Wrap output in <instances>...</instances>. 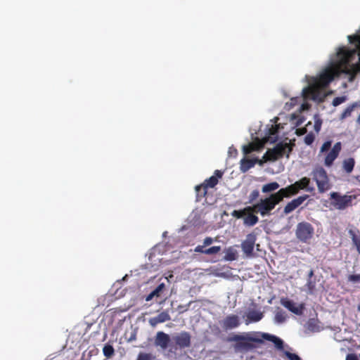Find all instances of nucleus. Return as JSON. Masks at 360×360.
<instances>
[{
	"instance_id": "ea45409f",
	"label": "nucleus",
	"mask_w": 360,
	"mask_h": 360,
	"mask_svg": "<svg viewBox=\"0 0 360 360\" xmlns=\"http://www.w3.org/2000/svg\"><path fill=\"white\" fill-rule=\"evenodd\" d=\"M259 196V192L258 190H253L249 195V202H252L257 200Z\"/></svg>"
},
{
	"instance_id": "79ce46f5",
	"label": "nucleus",
	"mask_w": 360,
	"mask_h": 360,
	"mask_svg": "<svg viewBox=\"0 0 360 360\" xmlns=\"http://www.w3.org/2000/svg\"><path fill=\"white\" fill-rule=\"evenodd\" d=\"M331 144H332V142L330 141H327L324 142L321 148V152L323 153V152L328 151L330 149V148L331 147Z\"/></svg>"
},
{
	"instance_id": "c756f323",
	"label": "nucleus",
	"mask_w": 360,
	"mask_h": 360,
	"mask_svg": "<svg viewBox=\"0 0 360 360\" xmlns=\"http://www.w3.org/2000/svg\"><path fill=\"white\" fill-rule=\"evenodd\" d=\"M250 207H251V206L246 207L244 209L240 210H233L232 212V216L237 219H240L245 216L247 213L252 212V210L249 209Z\"/></svg>"
},
{
	"instance_id": "f3484780",
	"label": "nucleus",
	"mask_w": 360,
	"mask_h": 360,
	"mask_svg": "<svg viewBox=\"0 0 360 360\" xmlns=\"http://www.w3.org/2000/svg\"><path fill=\"white\" fill-rule=\"evenodd\" d=\"M310 179L308 177H302L299 181H295L293 184L295 186L296 190L299 193L300 190H306L307 191H312L314 188H309Z\"/></svg>"
},
{
	"instance_id": "423d86ee",
	"label": "nucleus",
	"mask_w": 360,
	"mask_h": 360,
	"mask_svg": "<svg viewBox=\"0 0 360 360\" xmlns=\"http://www.w3.org/2000/svg\"><path fill=\"white\" fill-rule=\"evenodd\" d=\"M281 304L290 311L298 316L302 315L305 309V304L304 303L297 304L292 300L287 297L281 298Z\"/></svg>"
},
{
	"instance_id": "aec40b11",
	"label": "nucleus",
	"mask_w": 360,
	"mask_h": 360,
	"mask_svg": "<svg viewBox=\"0 0 360 360\" xmlns=\"http://www.w3.org/2000/svg\"><path fill=\"white\" fill-rule=\"evenodd\" d=\"M253 213H255V212H250L247 213V214L245 215V217H244V219H243V223L245 225L248 226H252L258 222L259 218L256 215H255Z\"/></svg>"
},
{
	"instance_id": "09e8293b",
	"label": "nucleus",
	"mask_w": 360,
	"mask_h": 360,
	"mask_svg": "<svg viewBox=\"0 0 360 360\" xmlns=\"http://www.w3.org/2000/svg\"><path fill=\"white\" fill-rule=\"evenodd\" d=\"M346 360H359L358 357L353 354H348L346 357Z\"/></svg>"
},
{
	"instance_id": "603ef678",
	"label": "nucleus",
	"mask_w": 360,
	"mask_h": 360,
	"mask_svg": "<svg viewBox=\"0 0 360 360\" xmlns=\"http://www.w3.org/2000/svg\"><path fill=\"white\" fill-rule=\"evenodd\" d=\"M314 274V271L312 270L310 271L309 276L311 277Z\"/></svg>"
},
{
	"instance_id": "2f4dec72",
	"label": "nucleus",
	"mask_w": 360,
	"mask_h": 360,
	"mask_svg": "<svg viewBox=\"0 0 360 360\" xmlns=\"http://www.w3.org/2000/svg\"><path fill=\"white\" fill-rule=\"evenodd\" d=\"M103 352L106 358H111L115 354V349L111 345L106 344L103 348Z\"/></svg>"
},
{
	"instance_id": "6e6552de",
	"label": "nucleus",
	"mask_w": 360,
	"mask_h": 360,
	"mask_svg": "<svg viewBox=\"0 0 360 360\" xmlns=\"http://www.w3.org/2000/svg\"><path fill=\"white\" fill-rule=\"evenodd\" d=\"M308 198V195H303L292 200L290 202H288L287 205L284 207L283 214L287 215L291 213L299 206H300Z\"/></svg>"
},
{
	"instance_id": "c85d7f7f",
	"label": "nucleus",
	"mask_w": 360,
	"mask_h": 360,
	"mask_svg": "<svg viewBox=\"0 0 360 360\" xmlns=\"http://www.w3.org/2000/svg\"><path fill=\"white\" fill-rule=\"evenodd\" d=\"M264 161H275L277 159L280 158L276 153L275 148L269 149L266 153L263 156Z\"/></svg>"
},
{
	"instance_id": "412c9836",
	"label": "nucleus",
	"mask_w": 360,
	"mask_h": 360,
	"mask_svg": "<svg viewBox=\"0 0 360 360\" xmlns=\"http://www.w3.org/2000/svg\"><path fill=\"white\" fill-rule=\"evenodd\" d=\"M225 255L224 257V260L225 261H234L238 258V252L237 250L233 248L229 247L225 250Z\"/></svg>"
},
{
	"instance_id": "f704fd0d",
	"label": "nucleus",
	"mask_w": 360,
	"mask_h": 360,
	"mask_svg": "<svg viewBox=\"0 0 360 360\" xmlns=\"http://www.w3.org/2000/svg\"><path fill=\"white\" fill-rule=\"evenodd\" d=\"M220 251H221L220 246H212L211 248H206L205 255H216V254L219 253Z\"/></svg>"
},
{
	"instance_id": "7ed1b4c3",
	"label": "nucleus",
	"mask_w": 360,
	"mask_h": 360,
	"mask_svg": "<svg viewBox=\"0 0 360 360\" xmlns=\"http://www.w3.org/2000/svg\"><path fill=\"white\" fill-rule=\"evenodd\" d=\"M314 229L313 226L307 221H302L297 224L295 230L297 238L302 243H309L313 238Z\"/></svg>"
},
{
	"instance_id": "f03ea898",
	"label": "nucleus",
	"mask_w": 360,
	"mask_h": 360,
	"mask_svg": "<svg viewBox=\"0 0 360 360\" xmlns=\"http://www.w3.org/2000/svg\"><path fill=\"white\" fill-rule=\"evenodd\" d=\"M313 180L315 181L318 191L323 193L331 188L329 178L325 169L321 166L316 167L311 172Z\"/></svg>"
},
{
	"instance_id": "f257e3e1",
	"label": "nucleus",
	"mask_w": 360,
	"mask_h": 360,
	"mask_svg": "<svg viewBox=\"0 0 360 360\" xmlns=\"http://www.w3.org/2000/svg\"><path fill=\"white\" fill-rule=\"evenodd\" d=\"M231 340L236 342L234 347L238 352L252 351L257 347V343L262 344L264 340L272 342L278 350L283 351L284 347L283 341L281 338L269 333L261 332L235 335L231 338Z\"/></svg>"
},
{
	"instance_id": "3c124183",
	"label": "nucleus",
	"mask_w": 360,
	"mask_h": 360,
	"mask_svg": "<svg viewBox=\"0 0 360 360\" xmlns=\"http://www.w3.org/2000/svg\"><path fill=\"white\" fill-rule=\"evenodd\" d=\"M356 122H357L359 124H360V113H359V117H358V118H357V120H356Z\"/></svg>"
},
{
	"instance_id": "473e14b6",
	"label": "nucleus",
	"mask_w": 360,
	"mask_h": 360,
	"mask_svg": "<svg viewBox=\"0 0 360 360\" xmlns=\"http://www.w3.org/2000/svg\"><path fill=\"white\" fill-rule=\"evenodd\" d=\"M165 290V283H162L159 284L155 290H153V295H155L157 297H159L162 295V292Z\"/></svg>"
},
{
	"instance_id": "4c0bfd02",
	"label": "nucleus",
	"mask_w": 360,
	"mask_h": 360,
	"mask_svg": "<svg viewBox=\"0 0 360 360\" xmlns=\"http://www.w3.org/2000/svg\"><path fill=\"white\" fill-rule=\"evenodd\" d=\"M346 101H347V97L345 96L335 97L333 101V105L334 106H338V105H340L341 103L345 102Z\"/></svg>"
},
{
	"instance_id": "4be33fe9",
	"label": "nucleus",
	"mask_w": 360,
	"mask_h": 360,
	"mask_svg": "<svg viewBox=\"0 0 360 360\" xmlns=\"http://www.w3.org/2000/svg\"><path fill=\"white\" fill-rule=\"evenodd\" d=\"M268 197L270 198L275 207L285 198L281 189L278 190L276 193H271Z\"/></svg>"
},
{
	"instance_id": "a211bd4d",
	"label": "nucleus",
	"mask_w": 360,
	"mask_h": 360,
	"mask_svg": "<svg viewBox=\"0 0 360 360\" xmlns=\"http://www.w3.org/2000/svg\"><path fill=\"white\" fill-rule=\"evenodd\" d=\"M277 155L279 158H282L285 153L288 150L287 156H289V153L292 150V148L290 147V144L288 143H278L275 147H274Z\"/></svg>"
},
{
	"instance_id": "c9c22d12",
	"label": "nucleus",
	"mask_w": 360,
	"mask_h": 360,
	"mask_svg": "<svg viewBox=\"0 0 360 360\" xmlns=\"http://www.w3.org/2000/svg\"><path fill=\"white\" fill-rule=\"evenodd\" d=\"M322 125V120L317 116H315L314 129L316 133H319L321 130Z\"/></svg>"
},
{
	"instance_id": "1a4fd4ad",
	"label": "nucleus",
	"mask_w": 360,
	"mask_h": 360,
	"mask_svg": "<svg viewBox=\"0 0 360 360\" xmlns=\"http://www.w3.org/2000/svg\"><path fill=\"white\" fill-rule=\"evenodd\" d=\"M341 148L342 146L340 142L335 143L331 150L325 158L324 164L326 167H330L333 164L335 160L338 157Z\"/></svg>"
},
{
	"instance_id": "a19ab883",
	"label": "nucleus",
	"mask_w": 360,
	"mask_h": 360,
	"mask_svg": "<svg viewBox=\"0 0 360 360\" xmlns=\"http://www.w3.org/2000/svg\"><path fill=\"white\" fill-rule=\"evenodd\" d=\"M153 356L148 353H140L138 356L137 360H152Z\"/></svg>"
},
{
	"instance_id": "72a5a7b5",
	"label": "nucleus",
	"mask_w": 360,
	"mask_h": 360,
	"mask_svg": "<svg viewBox=\"0 0 360 360\" xmlns=\"http://www.w3.org/2000/svg\"><path fill=\"white\" fill-rule=\"evenodd\" d=\"M350 233H351V235H352V241H353L354 244L355 245V246L356 248L357 252L360 255V237L357 236L352 231H350Z\"/></svg>"
},
{
	"instance_id": "cd10ccee",
	"label": "nucleus",
	"mask_w": 360,
	"mask_h": 360,
	"mask_svg": "<svg viewBox=\"0 0 360 360\" xmlns=\"http://www.w3.org/2000/svg\"><path fill=\"white\" fill-rule=\"evenodd\" d=\"M278 125H271V127L269 129V136L267 140L271 139V142H275L278 139Z\"/></svg>"
},
{
	"instance_id": "f8f14e48",
	"label": "nucleus",
	"mask_w": 360,
	"mask_h": 360,
	"mask_svg": "<svg viewBox=\"0 0 360 360\" xmlns=\"http://www.w3.org/2000/svg\"><path fill=\"white\" fill-rule=\"evenodd\" d=\"M239 325L240 321L237 315H229L222 322V327L226 330L237 328Z\"/></svg>"
},
{
	"instance_id": "bb28decb",
	"label": "nucleus",
	"mask_w": 360,
	"mask_h": 360,
	"mask_svg": "<svg viewBox=\"0 0 360 360\" xmlns=\"http://www.w3.org/2000/svg\"><path fill=\"white\" fill-rule=\"evenodd\" d=\"M281 189L282 190L285 198H290L291 196L295 195L298 193L297 190H296L293 184Z\"/></svg>"
},
{
	"instance_id": "39448f33",
	"label": "nucleus",
	"mask_w": 360,
	"mask_h": 360,
	"mask_svg": "<svg viewBox=\"0 0 360 360\" xmlns=\"http://www.w3.org/2000/svg\"><path fill=\"white\" fill-rule=\"evenodd\" d=\"M330 205L337 210H345L352 205L353 197L348 195H340L338 192L330 194Z\"/></svg>"
},
{
	"instance_id": "5701e85b",
	"label": "nucleus",
	"mask_w": 360,
	"mask_h": 360,
	"mask_svg": "<svg viewBox=\"0 0 360 360\" xmlns=\"http://www.w3.org/2000/svg\"><path fill=\"white\" fill-rule=\"evenodd\" d=\"M355 160L352 158H349L343 160L342 162V168L343 170L347 173H351L354 167Z\"/></svg>"
},
{
	"instance_id": "2eb2a0df",
	"label": "nucleus",
	"mask_w": 360,
	"mask_h": 360,
	"mask_svg": "<svg viewBox=\"0 0 360 360\" xmlns=\"http://www.w3.org/2000/svg\"><path fill=\"white\" fill-rule=\"evenodd\" d=\"M223 176V172L221 170H215L214 175L205 180L202 183L207 188H214L218 184V179H221Z\"/></svg>"
},
{
	"instance_id": "b1692460",
	"label": "nucleus",
	"mask_w": 360,
	"mask_h": 360,
	"mask_svg": "<svg viewBox=\"0 0 360 360\" xmlns=\"http://www.w3.org/2000/svg\"><path fill=\"white\" fill-rule=\"evenodd\" d=\"M196 192V200L200 201L205 197L207 193V188L203 184L198 185L195 188Z\"/></svg>"
},
{
	"instance_id": "e433bc0d",
	"label": "nucleus",
	"mask_w": 360,
	"mask_h": 360,
	"mask_svg": "<svg viewBox=\"0 0 360 360\" xmlns=\"http://www.w3.org/2000/svg\"><path fill=\"white\" fill-rule=\"evenodd\" d=\"M283 354L289 360H301V358L296 354L288 351H283Z\"/></svg>"
},
{
	"instance_id": "8fccbe9b",
	"label": "nucleus",
	"mask_w": 360,
	"mask_h": 360,
	"mask_svg": "<svg viewBox=\"0 0 360 360\" xmlns=\"http://www.w3.org/2000/svg\"><path fill=\"white\" fill-rule=\"evenodd\" d=\"M154 297H156L155 295H153V292L152 291L146 298V301L151 300Z\"/></svg>"
},
{
	"instance_id": "6ab92c4d",
	"label": "nucleus",
	"mask_w": 360,
	"mask_h": 360,
	"mask_svg": "<svg viewBox=\"0 0 360 360\" xmlns=\"http://www.w3.org/2000/svg\"><path fill=\"white\" fill-rule=\"evenodd\" d=\"M263 148V143L261 142L250 143L248 145L243 146V152L245 155L251 153L253 151L259 150Z\"/></svg>"
},
{
	"instance_id": "7c9ffc66",
	"label": "nucleus",
	"mask_w": 360,
	"mask_h": 360,
	"mask_svg": "<svg viewBox=\"0 0 360 360\" xmlns=\"http://www.w3.org/2000/svg\"><path fill=\"white\" fill-rule=\"evenodd\" d=\"M287 315L283 310H278L276 312L274 320L278 323H282L286 321Z\"/></svg>"
},
{
	"instance_id": "a18cd8bd",
	"label": "nucleus",
	"mask_w": 360,
	"mask_h": 360,
	"mask_svg": "<svg viewBox=\"0 0 360 360\" xmlns=\"http://www.w3.org/2000/svg\"><path fill=\"white\" fill-rule=\"evenodd\" d=\"M214 242V239L211 237H206L203 240V245L205 247L210 245Z\"/></svg>"
},
{
	"instance_id": "9b49d317",
	"label": "nucleus",
	"mask_w": 360,
	"mask_h": 360,
	"mask_svg": "<svg viewBox=\"0 0 360 360\" xmlns=\"http://www.w3.org/2000/svg\"><path fill=\"white\" fill-rule=\"evenodd\" d=\"M175 342L181 348L191 346V335L188 332H181L175 337Z\"/></svg>"
},
{
	"instance_id": "393cba45",
	"label": "nucleus",
	"mask_w": 360,
	"mask_h": 360,
	"mask_svg": "<svg viewBox=\"0 0 360 360\" xmlns=\"http://www.w3.org/2000/svg\"><path fill=\"white\" fill-rule=\"evenodd\" d=\"M360 107V104L359 105L358 103H354L350 105H349L340 115V120H345V118L351 116L352 112L354 111V110L356 108Z\"/></svg>"
},
{
	"instance_id": "864d4df0",
	"label": "nucleus",
	"mask_w": 360,
	"mask_h": 360,
	"mask_svg": "<svg viewBox=\"0 0 360 360\" xmlns=\"http://www.w3.org/2000/svg\"><path fill=\"white\" fill-rule=\"evenodd\" d=\"M357 309L360 311V304L358 305Z\"/></svg>"
},
{
	"instance_id": "37998d69",
	"label": "nucleus",
	"mask_w": 360,
	"mask_h": 360,
	"mask_svg": "<svg viewBox=\"0 0 360 360\" xmlns=\"http://www.w3.org/2000/svg\"><path fill=\"white\" fill-rule=\"evenodd\" d=\"M348 281L352 283L360 281V274H352L348 276Z\"/></svg>"
},
{
	"instance_id": "a878e982",
	"label": "nucleus",
	"mask_w": 360,
	"mask_h": 360,
	"mask_svg": "<svg viewBox=\"0 0 360 360\" xmlns=\"http://www.w3.org/2000/svg\"><path fill=\"white\" fill-rule=\"evenodd\" d=\"M280 187V185L276 181L271 182L266 184L263 185L262 188V191L264 193H269L273 191H275Z\"/></svg>"
},
{
	"instance_id": "49530a36",
	"label": "nucleus",
	"mask_w": 360,
	"mask_h": 360,
	"mask_svg": "<svg viewBox=\"0 0 360 360\" xmlns=\"http://www.w3.org/2000/svg\"><path fill=\"white\" fill-rule=\"evenodd\" d=\"M300 100V98L299 97L292 98L290 99V106L293 107L295 105H297Z\"/></svg>"
},
{
	"instance_id": "4468645a",
	"label": "nucleus",
	"mask_w": 360,
	"mask_h": 360,
	"mask_svg": "<svg viewBox=\"0 0 360 360\" xmlns=\"http://www.w3.org/2000/svg\"><path fill=\"white\" fill-rule=\"evenodd\" d=\"M257 162H259V165H262L263 162L259 160L257 158L248 159L244 158L240 162V169L242 172L245 173L253 167Z\"/></svg>"
},
{
	"instance_id": "9d476101",
	"label": "nucleus",
	"mask_w": 360,
	"mask_h": 360,
	"mask_svg": "<svg viewBox=\"0 0 360 360\" xmlns=\"http://www.w3.org/2000/svg\"><path fill=\"white\" fill-rule=\"evenodd\" d=\"M169 342L170 338L169 335L162 331H159L157 333L155 339V345L156 346H159L162 349H166L168 347Z\"/></svg>"
},
{
	"instance_id": "58836bf2",
	"label": "nucleus",
	"mask_w": 360,
	"mask_h": 360,
	"mask_svg": "<svg viewBox=\"0 0 360 360\" xmlns=\"http://www.w3.org/2000/svg\"><path fill=\"white\" fill-rule=\"evenodd\" d=\"M314 139H315L314 134L312 132H310V133L307 134L306 135V136L304 137V143L307 145L309 146L314 141Z\"/></svg>"
},
{
	"instance_id": "20e7f679",
	"label": "nucleus",
	"mask_w": 360,
	"mask_h": 360,
	"mask_svg": "<svg viewBox=\"0 0 360 360\" xmlns=\"http://www.w3.org/2000/svg\"><path fill=\"white\" fill-rule=\"evenodd\" d=\"M275 207L270 198L266 197L261 198L257 203L254 204L249 209L252 210V212L256 214H259L262 217H266L271 215L272 210Z\"/></svg>"
},
{
	"instance_id": "de8ad7c7",
	"label": "nucleus",
	"mask_w": 360,
	"mask_h": 360,
	"mask_svg": "<svg viewBox=\"0 0 360 360\" xmlns=\"http://www.w3.org/2000/svg\"><path fill=\"white\" fill-rule=\"evenodd\" d=\"M307 133V129L305 127L300 128L296 130V134L297 136L304 135Z\"/></svg>"
},
{
	"instance_id": "0eeeda50",
	"label": "nucleus",
	"mask_w": 360,
	"mask_h": 360,
	"mask_svg": "<svg viewBox=\"0 0 360 360\" xmlns=\"http://www.w3.org/2000/svg\"><path fill=\"white\" fill-rule=\"evenodd\" d=\"M255 241L256 236L252 233H250L246 236V239L241 243L242 250L247 257H252L253 255Z\"/></svg>"
},
{
	"instance_id": "ddd939ff",
	"label": "nucleus",
	"mask_w": 360,
	"mask_h": 360,
	"mask_svg": "<svg viewBox=\"0 0 360 360\" xmlns=\"http://www.w3.org/2000/svg\"><path fill=\"white\" fill-rule=\"evenodd\" d=\"M171 320V316L167 311H163L157 316L149 319L148 323L152 327H155L158 323Z\"/></svg>"
},
{
	"instance_id": "c03bdc74",
	"label": "nucleus",
	"mask_w": 360,
	"mask_h": 360,
	"mask_svg": "<svg viewBox=\"0 0 360 360\" xmlns=\"http://www.w3.org/2000/svg\"><path fill=\"white\" fill-rule=\"evenodd\" d=\"M205 250H206V248L203 245H198L195 248L194 252H198V253H202V254L205 255Z\"/></svg>"
},
{
	"instance_id": "dca6fc26",
	"label": "nucleus",
	"mask_w": 360,
	"mask_h": 360,
	"mask_svg": "<svg viewBox=\"0 0 360 360\" xmlns=\"http://www.w3.org/2000/svg\"><path fill=\"white\" fill-rule=\"evenodd\" d=\"M263 316L262 312L259 311L255 309L249 310L246 314V324H249L252 322H258L263 318Z\"/></svg>"
}]
</instances>
